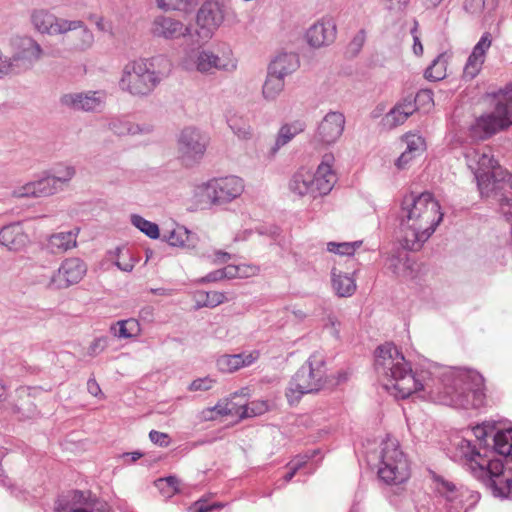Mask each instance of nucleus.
Listing matches in <instances>:
<instances>
[{"instance_id":"nucleus-42","label":"nucleus","mask_w":512,"mask_h":512,"mask_svg":"<svg viewBox=\"0 0 512 512\" xmlns=\"http://www.w3.org/2000/svg\"><path fill=\"white\" fill-rule=\"evenodd\" d=\"M361 246V242H329L327 244V250L332 253L339 255L351 256Z\"/></svg>"},{"instance_id":"nucleus-14","label":"nucleus","mask_w":512,"mask_h":512,"mask_svg":"<svg viewBox=\"0 0 512 512\" xmlns=\"http://www.w3.org/2000/svg\"><path fill=\"white\" fill-rule=\"evenodd\" d=\"M224 20V10L217 2H206L197 14V28L191 40L196 44H203L210 40L214 32Z\"/></svg>"},{"instance_id":"nucleus-9","label":"nucleus","mask_w":512,"mask_h":512,"mask_svg":"<svg viewBox=\"0 0 512 512\" xmlns=\"http://www.w3.org/2000/svg\"><path fill=\"white\" fill-rule=\"evenodd\" d=\"M334 156L325 154L315 172L307 169H300L291 180L290 188L300 196L326 195L333 188L336 176L333 171Z\"/></svg>"},{"instance_id":"nucleus-12","label":"nucleus","mask_w":512,"mask_h":512,"mask_svg":"<svg viewBox=\"0 0 512 512\" xmlns=\"http://www.w3.org/2000/svg\"><path fill=\"white\" fill-rule=\"evenodd\" d=\"M183 67L188 71L212 74L215 71L232 72L237 68V60L233 52L228 49L221 56L209 50L193 51L184 61Z\"/></svg>"},{"instance_id":"nucleus-54","label":"nucleus","mask_w":512,"mask_h":512,"mask_svg":"<svg viewBox=\"0 0 512 512\" xmlns=\"http://www.w3.org/2000/svg\"><path fill=\"white\" fill-rule=\"evenodd\" d=\"M236 268H237L238 274H239L238 278H249V277L257 275L259 272L258 267L252 266V265L241 264V265H236Z\"/></svg>"},{"instance_id":"nucleus-29","label":"nucleus","mask_w":512,"mask_h":512,"mask_svg":"<svg viewBox=\"0 0 512 512\" xmlns=\"http://www.w3.org/2000/svg\"><path fill=\"white\" fill-rule=\"evenodd\" d=\"M298 67V58L295 54L285 53L278 55L269 66V73L281 76L282 79Z\"/></svg>"},{"instance_id":"nucleus-62","label":"nucleus","mask_w":512,"mask_h":512,"mask_svg":"<svg viewBox=\"0 0 512 512\" xmlns=\"http://www.w3.org/2000/svg\"><path fill=\"white\" fill-rule=\"evenodd\" d=\"M365 40V32L362 30L360 31L354 38V42L358 45V46H361L363 44Z\"/></svg>"},{"instance_id":"nucleus-51","label":"nucleus","mask_w":512,"mask_h":512,"mask_svg":"<svg viewBox=\"0 0 512 512\" xmlns=\"http://www.w3.org/2000/svg\"><path fill=\"white\" fill-rule=\"evenodd\" d=\"M215 380L210 377H204L194 380L190 386V391H206L212 388Z\"/></svg>"},{"instance_id":"nucleus-17","label":"nucleus","mask_w":512,"mask_h":512,"mask_svg":"<svg viewBox=\"0 0 512 512\" xmlns=\"http://www.w3.org/2000/svg\"><path fill=\"white\" fill-rule=\"evenodd\" d=\"M86 273L85 264L78 258L66 259L51 280V285L57 289L67 288L78 283Z\"/></svg>"},{"instance_id":"nucleus-63","label":"nucleus","mask_w":512,"mask_h":512,"mask_svg":"<svg viewBox=\"0 0 512 512\" xmlns=\"http://www.w3.org/2000/svg\"><path fill=\"white\" fill-rule=\"evenodd\" d=\"M142 455L138 452L128 453L126 454V461L135 462L138 460Z\"/></svg>"},{"instance_id":"nucleus-57","label":"nucleus","mask_w":512,"mask_h":512,"mask_svg":"<svg viewBox=\"0 0 512 512\" xmlns=\"http://www.w3.org/2000/svg\"><path fill=\"white\" fill-rule=\"evenodd\" d=\"M324 328L329 329L332 333L337 334L339 332L340 322L335 315L329 314L324 319Z\"/></svg>"},{"instance_id":"nucleus-35","label":"nucleus","mask_w":512,"mask_h":512,"mask_svg":"<svg viewBox=\"0 0 512 512\" xmlns=\"http://www.w3.org/2000/svg\"><path fill=\"white\" fill-rule=\"evenodd\" d=\"M495 451L503 456H512V429L498 431L494 436Z\"/></svg>"},{"instance_id":"nucleus-45","label":"nucleus","mask_w":512,"mask_h":512,"mask_svg":"<svg viewBox=\"0 0 512 512\" xmlns=\"http://www.w3.org/2000/svg\"><path fill=\"white\" fill-rule=\"evenodd\" d=\"M412 101L415 104V111H429L434 105L433 94L430 90H421Z\"/></svg>"},{"instance_id":"nucleus-27","label":"nucleus","mask_w":512,"mask_h":512,"mask_svg":"<svg viewBox=\"0 0 512 512\" xmlns=\"http://www.w3.org/2000/svg\"><path fill=\"white\" fill-rule=\"evenodd\" d=\"M414 112L415 104H413L411 97H407L395 105V107L385 116V121L390 126H398L403 124Z\"/></svg>"},{"instance_id":"nucleus-11","label":"nucleus","mask_w":512,"mask_h":512,"mask_svg":"<svg viewBox=\"0 0 512 512\" xmlns=\"http://www.w3.org/2000/svg\"><path fill=\"white\" fill-rule=\"evenodd\" d=\"M379 477L388 484L399 485L410 477L409 462L395 438L388 437L383 442Z\"/></svg>"},{"instance_id":"nucleus-3","label":"nucleus","mask_w":512,"mask_h":512,"mask_svg":"<svg viewBox=\"0 0 512 512\" xmlns=\"http://www.w3.org/2000/svg\"><path fill=\"white\" fill-rule=\"evenodd\" d=\"M443 215L439 201L431 192L405 195L399 214L403 246L409 250L420 249L435 232Z\"/></svg>"},{"instance_id":"nucleus-18","label":"nucleus","mask_w":512,"mask_h":512,"mask_svg":"<svg viewBox=\"0 0 512 512\" xmlns=\"http://www.w3.org/2000/svg\"><path fill=\"white\" fill-rule=\"evenodd\" d=\"M401 140L406 148L395 161V166L399 170L409 168L412 162L426 151V142L421 135L406 133Z\"/></svg>"},{"instance_id":"nucleus-1","label":"nucleus","mask_w":512,"mask_h":512,"mask_svg":"<svg viewBox=\"0 0 512 512\" xmlns=\"http://www.w3.org/2000/svg\"><path fill=\"white\" fill-rule=\"evenodd\" d=\"M375 370L386 390L397 399L431 401L460 408L484 405V379L474 370L460 369L444 380L426 371H413L401 350L392 343L375 351Z\"/></svg>"},{"instance_id":"nucleus-16","label":"nucleus","mask_w":512,"mask_h":512,"mask_svg":"<svg viewBox=\"0 0 512 512\" xmlns=\"http://www.w3.org/2000/svg\"><path fill=\"white\" fill-rule=\"evenodd\" d=\"M209 144V138L194 127L182 130L178 139V153L187 165L201 159Z\"/></svg>"},{"instance_id":"nucleus-21","label":"nucleus","mask_w":512,"mask_h":512,"mask_svg":"<svg viewBox=\"0 0 512 512\" xmlns=\"http://www.w3.org/2000/svg\"><path fill=\"white\" fill-rule=\"evenodd\" d=\"M336 37V25L331 19H322L312 25L306 33L308 43L313 47L328 45Z\"/></svg>"},{"instance_id":"nucleus-48","label":"nucleus","mask_w":512,"mask_h":512,"mask_svg":"<svg viewBox=\"0 0 512 512\" xmlns=\"http://www.w3.org/2000/svg\"><path fill=\"white\" fill-rule=\"evenodd\" d=\"M157 5L165 10H181L185 9L189 0H156Z\"/></svg>"},{"instance_id":"nucleus-32","label":"nucleus","mask_w":512,"mask_h":512,"mask_svg":"<svg viewBox=\"0 0 512 512\" xmlns=\"http://www.w3.org/2000/svg\"><path fill=\"white\" fill-rule=\"evenodd\" d=\"M141 327L136 319H127L116 322L111 326V333L119 339H131L137 337Z\"/></svg>"},{"instance_id":"nucleus-40","label":"nucleus","mask_w":512,"mask_h":512,"mask_svg":"<svg viewBox=\"0 0 512 512\" xmlns=\"http://www.w3.org/2000/svg\"><path fill=\"white\" fill-rule=\"evenodd\" d=\"M447 61L443 56L438 57L426 69L425 76L432 81H439L446 77Z\"/></svg>"},{"instance_id":"nucleus-8","label":"nucleus","mask_w":512,"mask_h":512,"mask_svg":"<svg viewBox=\"0 0 512 512\" xmlns=\"http://www.w3.org/2000/svg\"><path fill=\"white\" fill-rule=\"evenodd\" d=\"M31 21L34 28L42 34L58 35L73 32L72 47L74 49L85 50L93 44V34L81 21L58 18L45 9L34 10Z\"/></svg>"},{"instance_id":"nucleus-34","label":"nucleus","mask_w":512,"mask_h":512,"mask_svg":"<svg viewBox=\"0 0 512 512\" xmlns=\"http://www.w3.org/2000/svg\"><path fill=\"white\" fill-rule=\"evenodd\" d=\"M239 411L235 410V404L229 401H220L216 406L205 408L200 414L201 420L212 421L217 420L227 415L238 414Z\"/></svg>"},{"instance_id":"nucleus-15","label":"nucleus","mask_w":512,"mask_h":512,"mask_svg":"<svg viewBox=\"0 0 512 512\" xmlns=\"http://www.w3.org/2000/svg\"><path fill=\"white\" fill-rule=\"evenodd\" d=\"M203 194L214 203L230 202L244 191L243 180L237 176L212 179L202 188Z\"/></svg>"},{"instance_id":"nucleus-46","label":"nucleus","mask_w":512,"mask_h":512,"mask_svg":"<svg viewBox=\"0 0 512 512\" xmlns=\"http://www.w3.org/2000/svg\"><path fill=\"white\" fill-rule=\"evenodd\" d=\"M155 484L164 497H171L179 489V482L175 477L159 479Z\"/></svg>"},{"instance_id":"nucleus-24","label":"nucleus","mask_w":512,"mask_h":512,"mask_svg":"<svg viewBox=\"0 0 512 512\" xmlns=\"http://www.w3.org/2000/svg\"><path fill=\"white\" fill-rule=\"evenodd\" d=\"M58 190L56 178L46 177L35 182H30L14 193L17 197H44L54 194Z\"/></svg>"},{"instance_id":"nucleus-64","label":"nucleus","mask_w":512,"mask_h":512,"mask_svg":"<svg viewBox=\"0 0 512 512\" xmlns=\"http://www.w3.org/2000/svg\"><path fill=\"white\" fill-rule=\"evenodd\" d=\"M6 397V387L0 383V401Z\"/></svg>"},{"instance_id":"nucleus-23","label":"nucleus","mask_w":512,"mask_h":512,"mask_svg":"<svg viewBox=\"0 0 512 512\" xmlns=\"http://www.w3.org/2000/svg\"><path fill=\"white\" fill-rule=\"evenodd\" d=\"M260 357L259 351L243 352L235 355H223L217 360L220 371L232 373L242 367L252 365Z\"/></svg>"},{"instance_id":"nucleus-36","label":"nucleus","mask_w":512,"mask_h":512,"mask_svg":"<svg viewBox=\"0 0 512 512\" xmlns=\"http://www.w3.org/2000/svg\"><path fill=\"white\" fill-rule=\"evenodd\" d=\"M284 88V79L268 72L267 79L263 85V96L267 100H274Z\"/></svg>"},{"instance_id":"nucleus-53","label":"nucleus","mask_w":512,"mask_h":512,"mask_svg":"<svg viewBox=\"0 0 512 512\" xmlns=\"http://www.w3.org/2000/svg\"><path fill=\"white\" fill-rule=\"evenodd\" d=\"M150 440L162 447H167L170 444V437L166 433L158 432V431H151L149 434Z\"/></svg>"},{"instance_id":"nucleus-2","label":"nucleus","mask_w":512,"mask_h":512,"mask_svg":"<svg viewBox=\"0 0 512 512\" xmlns=\"http://www.w3.org/2000/svg\"><path fill=\"white\" fill-rule=\"evenodd\" d=\"M375 370L386 390L397 399L431 401L460 408L484 405V379L474 370L460 369L444 380L426 371H413L401 350L392 343L375 351Z\"/></svg>"},{"instance_id":"nucleus-39","label":"nucleus","mask_w":512,"mask_h":512,"mask_svg":"<svg viewBox=\"0 0 512 512\" xmlns=\"http://www.w3.org/2000/svg\"><path fill=\"white\" fill-rule=\"evenodd\" d=\"M463 6L470 14H479L485 9L487 14L491 16L497 3L495 0H488L487 2L485 0H465Z\"/></svg>"},{"instance_id":"nucleus-31","label":"nucleus","mask_w":512,"mask_h":512,"mask_svg":"<svg viewBox=\"0 0 512 512\" xmlns=\"http://www.w3.org/2000/svg\"><path fill=\"white\" fill-rule=\"evenodd\" d=\"M332 285L340 297L351 296L356 290L354 279L348 274H341L336 268L332 270Z\"/></svg>"},{"instance_id":"nucleus-19","label":"nucleus","mask_w":512,"mask_h":512,"mask_svg":"<svg viewBox=\"0 0 512 512\" xmlns=\"http://www.w3.org/2000/svg\"><path fill=\"white\" fill-rule=\"evenodd\" d=\"M491 45L492 36L489 32H485L478 43L474 46L472 53L468 57L463 71L465 78L473 79L479 74L482 65L485 62L486 53Z\"/></svg>"},{"instance_id":"nucleus-47","label":"nucleus","mask_w":512,"mask_h":512,"mask_svg":"<svg viewBox=\"0 0 512 512\" xmlns=\"http://www.w3.org/2000/svg\"><path fill=\"white\" fill-rule=\"evenodd\" d=\"M75 174V171L70 166L60 165L55 168L54 175L49 176L50 178H56L57 180V188L61 186V184L69 181Z\"/></svg>"},{"instance_id":"nucleus-20","label":"nucleus","mask_w":512,"mask_h":512,"mask_svg":"<svg viewBox=\"0 0 512 512\" xmlns=\"http://www.w3.org/2000/svg\"><path fill=\"white\" fill-rule=\"evenodd\" d=\"M344 124L343 114L338 112L328 113L318 126L316 138L324 144L334 143L342 135Z\"/></svg>"},{"instance_id":"nucleus-37","label":"nucleus","mask_w":512,"mask_h":512,"mask_svg":"<svg viewBox=\"0 0 512 512\" xmlns=\"http://www.w3.org/2000/svg\"><path fill=\"white\" fill-rule=\"evenodd\" d=\"M228 124L233 132L240 139H248L252 135V131L250 125L248 124L247 119L240 115H232L228 118Z\"/></svg>"},{"instance_id":"nucleus-13","label":"nucleus","mask_w":512,"mask_h":512,"mask_svg":"<svg viewBox=\"0 0 512 512\" xmlns=\"http://www.w3.org/2000/svg\"><path fill=\"white\" fill-rule=\"evenodd\" d=\"M14 54L12 62L0 68V77L10 72H18L28 68L33 62L40 59L42 49L31 37H16L12 40Z\"/></svg>"},{"instance_id":"nucleus-33","label":"nucleus","mask_w":512,"mask_h":512,"mask_svg":"<svg viewBox=\"0 0 512 512\" xmlns=\"http://www.w3.org/2000/svg\"><path fill=\"white\" fill-rule=\"evenodd\" d=\"M110 258L115 261L117 267L123 271H131L137 262L134 250L129 246H122L111 251Z\"/></svg>"},{"instance_id":"nucleus-26","label":"nucleus","mask_w":512,"mask_h":512,"mask_svg":"<svg viewBox=\"0 0 512 512\" xmlns=\"http://www.w3.org/2000/svg\"><path fill=\"white\" fill-rule=\"evenodd\" d=\"M434 488L441 497L450 503V510L459 512L463 506V501L461 499V493L454 483L442 478H435Z\"/></svg>"},{"instance_id":"nucleus-28","label":"nucleus","mask_w":512,"mask_h":512,"mask_svg":"<svg viewBox=\"0 0 512 512\" xmlns=\"http://www.w3.org/2000/svg\"><path fill=\"white\" fill-rule=\"evenodd\" d=\"M27 236L22 232L19 225H9L0 231V243L10 250H19L25 246Z\"/></svg>"},{"instance_id":"nucleus-25","label":"nucleus","mask_w":512,"mask_h":512,"mask_svg":"<svg viewBox=\"0 0 512 512\" xmlns=\"http://www.w3.org/2000/svg\"><path fill=\"white\" fill-rule=\"evenodd\" d=\"M153 32L165 38H178L189 33V28L182 22L170 17H158L153 23Z\"/></svg>"},{"instance_id":"nucleus-41","label":"nucleus","mask_w":512,"mask_h":512,"mask_svg":"<svg viewBox=\"0 0 512 512\" xmlns=\"http://www.w3.org/2000/svg\"><path fill=\"white\" fill-rule=\"evenodd\" d=\"M269 406L265 401H252L246 406L237 407L235 405V410H238L242 417H254L265 413L268 410Z\"/></svg>"},{"instance_id":"nucleus-55","label":"nucleus","mask_w":512,"mask_h":512,"mask_svg":"<svg viewBox=\"0 0 512 512\" xmlns=\"http://www.w3.org/2000/svg\"><path fill=\"white\" fill-rule=\"evenodd\" d=\"M411 34L413 37V52L417 56H421L423 54V45L420 41V36L418 32V24L415 23L413 29L411 30Z\"/></svg>"},{"instance_id":"nucleus-60","label":"nucleus","mask_w":512,"mask_h":512,"mask_svg":"<svg viewBox=\"0 0 512 512\" xmlns=\"http://www.w3.org/2000/svg\"><path fill=\"white\" fill-rule=\"evenodd\" d=\"M389 2H390V5H389L390 9L402 10L407 6L409 0H389Z\"/></svg>"},{"instance_id":"nucleus-6","label":"nucleus","mask_w":512,"mask_h":512,"mask_svg":"<svg viewBox=\"0 0 512 512\" xmlns=\"http://www.w3.org/2000/svg\"><path fill=\"white\" fill-rule=\"evenodd\" d=\"M461 447H466L463 455L468 461L473 474L483 480L490 482L494 491L502 497L512 496V466L505 468L499 459L490 458L486 453L481 454L470 446L464 439L460 442Z\"/></svg>"},{"instance_id":"nucleus-58","label":"nucleus","mask_w":512,"mask_h":512,"mask_svg":"<svg viewBox=\"0 0 512 512\" xmlns=\"http://www.w3.org/2000/svg\"><path fill=\"white\" fill-rule=\"evenodd\" d=\"M194 301H195V307L201 308V307H208L207 303V295L205 291H197L193 295Z\"/></svg>"},{"instance_id":"nucleus-10","label":"nucleus","mask_w":512,"mask_h":512,"mask_svg":"<svg viewBox=\"0 0 512 512\" xmlns=\"http://www.w3.org/2000/svg\"><path fill=\"white\" fill-rule=\"evenodd\" d=\"M495 109L476 119L470 128L473 140H483L512 125V86L495 95Z\"/></svg>"},{"instance_id":"nucleus-59","label":"nucleus","mask_w":512,"mask_h":512,"mask_svg":"<svg viewBox=\"0 0 512 512\" xmlns=\"http://www.w3.org/2000/svg\"><path fill=\"white\" fill-rule=\"evenodd\" d=\"M214 508H220V505H212V506H208L206 505L205 502H196L195 503V510L196 512H210L212 511Z\"/></svg>"},{"instance_id":"nucleus-50","label":"nucleus","mask_w":512,"mask_h":512,"mask_svg":"<svg viewBox=\"0 0 512 512\" xmlns=\"http://www.w3.org/2000/svg\"><path fill=\"white\" fill-rule=\"evenodd\" d=\"M187 239V231L182 227H178L171 231L170 235L167 237L168 242L171 245H183Z\"/></svg>"},{"instance_id":"nucleus-61","label":"nucleus","mask_w":512,"mask_h":512,"mask_svg":"<svg viewBox=\"0 0 512 512\" xmlns=\"http://www.w3.org/2000/svg\"><path fill=\"white\" fill-rule=\"evenodd\" d=\"M209 258H213L214 262H226L229 255L226 252L215 251L213 255H208Z\"/></svg>"},{"instance_id":"nucleus-49","label":"nucleus","mask_w":512,"mask_h":512,"mask_svg":"<svg viewBox=\"0 0 512 512\" xmlns=\"http://www.w3.org/2000/svg\"><path fill=\"white\" fill-rule=\"evenodd\" d=\"M238 270L236 265H228L223 270L215 272L213 275L209 276L210 280H219L222 278L234 279L238 278Z\"/></svg>"},{"instance_id":"nucleus-30","label":"nucleus","mask_w":512,"mask_h":512,"mask_svg":"<svg viewBox=\"0 0 512 512\" xmlns=\"http://www.w3.org/2000/svg\"><path fill=\"white\" fill-rule=\"evenodd\" d=\"M76 245V234L72 231L53 234L47 244L51 253L60 254Z\"/></svg>"},{"instance_id":"nucleus-7","label":"nucleus","mask_w":512,"mask_h":512,"mask_svg":"<svg viewBox=\"0 0 512 512\" xmlns=\"http://www.w3.org/2000/svg\"><path fill=\"white\" fill-rule=\"evenodd\" d=\"M330 382L331 380L326 374L324 356L314 353L289 382L286 397L293 405L298 403L304 394L318 392L329 387Z\"/></svg>"},{"instance_id":"nucleus-56","label":"nucleus","mask_w":512,"mask_h":512,"mask_svg":"<svg viewBox=\"0 0 512 512\" xmlns=\"http://www.w3.org/2000/svg\"><path fill=\"white\" fill-rule=\"evenodd\" d=\"M106 346L105 338H96L88 347V354L90 356H95L99 352H101Z\"/></svg>"},{"instance_id":"nucleus-38","label":"nucleus","mask_w":512,"mask_h":512,"mask_svg":"<svg viewBox=\"0 0 512 512\" xmlns=\"http://www.w3.org/2000/svg\"><path fill=\"white\" fill-rule=\"evenodd\" d=\"M305 129V123L303 121L297 120L291 124H286L281 127L278 138H277V144L278 145H284L287 142H289L294 136L301 133Z\"/></svg>"},{"instance_id":"nucleus-43","label":"nucleus","mask_w":512,"mask_h":512,"mask_svg":"<svg viewBox=\"0 0 512 512\" xmlns=\"http://www.w3.org/2000/svg\"><path fill=\"white\" fill-rule=\"evenodd\" d=\"M384 269L386 273L396 277L403 276L406 271L403 259L398 256L387 257L384 262Z\"/></svg>"},{"instance_id":"nucleus-5","label":"nucleus","mask_w":512,"mask_h":512,"mask_svg":"<svg viewBox=\"0 0 512 512\" xmlns=\"http://www.w3.org/2000/svg\"><path fill=\"white\" fill-rule=\"evenodd\" d=\"M170 71V63L163 57L138 59L123 69L120 87L132 95H147Z\"/></svg>"},{"instance_id":"nucleus-4","label":"nucleus","mask_w":512,"mask_h":512,"mask_svg":"<svg viewBox=\"0 0 512 512\" xmlns=\"http://www.w3.org/2000/svg\"><path fill=\"white\" fill-rule=\"evenodd\" d=\"M465 157L482 195H494L499 198L501 194L508 195L512 192V175L494 159L490 147L470 148L466 151Z\"/></svg>"},{"instance_id":"nucleus-44","label":"nucleus","mask_w":512,"mask_h":512,"mask_svg":"<svg viewBox=\"0 0 512 512\" xmlns=\"http://www.w3.org/2000/svg\"><path fill=\"white\" fill-rule=\"evenodd\" d=\"M133 225H135L142 232L147 234L151 238H157L159 236V229L155 223L149 222L138 215L131 217Z\"/></svg>"},{"instance_id":"nucleus-22","label":"nucleus","mask_w":512,"mask_h":512,"mask_svg":"<svg viewBox=\"0 0 512 512\" xmlns=\"http://www.w3.org/2000/svg\"><path fill=\"white\" fill-rule=\"evenodd\" d=\"M104 100L105 94L97 91L85 94H66L61 98V103L73 109L90 111L99 108L103 104Z\"/></svg>"},{"instance_id":"nucleus-52","label":"nucleus","mask_w":512,"mask_h":512,"mask_svg":"<svg viewBox=\"0 0 512 512\" xmlns=\"http://www.w3.org/2000/svg\"><path fill=\"white\" fill-rule=\"evenodd\" d=\"M206 295H207L208 307H211V308L216 307V306L224 303L225 301H227V297L222 292L211 291V292H206Z\"/></svg>"}]
</instances>
